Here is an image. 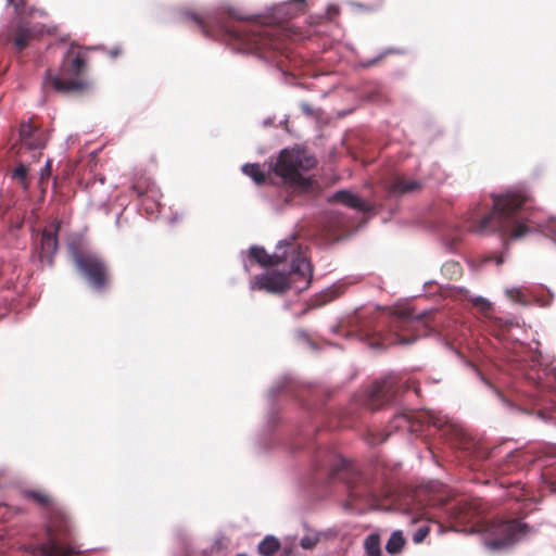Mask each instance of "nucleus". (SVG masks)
<instances>
[{"mask_svg": "<svg viewBox=\"0 0 556 556\" xmlns=\"http://www.w3.org/2000/svg\"><path fill=\"white\" fill-rule=\"evenodd\" d=\"M492 206L493 210L484 215L470 213L465 220L466 230L477 235L498 232L502 237L518 240L538 228L556 244V217L542 218L530 211L529 195L523 189L493 195Z\"/></svg>", "mask_w": 556, "mask_h": 556, "instance_id": "nucleus-1", "label": "nucleus"}, {"mask_svg": "<svg viewBox=\"0 0 556 556\" xmlns=\"http://www.w3.org/2000/svg\"><path fill=\"white\" fill-rule=\"evenodd\" d=\"M187 15L205 36L224 40L235 51L257 54L266 62L271 61V52L282 48L278 28L265 20H245L235 10L227 14H210L205 18L197 13L188 12Z\"/></svg>", "mask_w": 556, "mask_h": 556, "instance_id": "nucleus-2", "label": "nucleus"}, {"mask_svg": "<svg viewBox=\"0 0 556 556\" xmlns=\"http://www.w3.org/2000/svg\"><path fill=\"white\" fill-rule=\"evenodd\" d=\"M430 311H422L413 314L410 311L395 312L388 317V321H379L381 326H388V330L374 327L371 320L365 319L363 316L357 315L352 317L346 326V337H357L362 341H368L369 348L380 351L386 346L393 344H410L416 338L401 336V331H410L413 323L419 321L429 315Z\"/></svg>", "mask_w": 556, "mask_h": 556, "instance_id": "nucleus-3", "label": "nucleus"}, {"mask_svg": "<svg viewBox=\"0 0 556 556\" xmlns=\"http://www.w3.org/2000/svg\"><path fill=\"white\" fill-rule=\"evenodd\" d=\"M241 258L245 271L250 270V265L254 262L267 267L278 265L290 258V274L299 276L303 280V286L295 287L299 292L306 290L312 282L313 268L308 258L291 242L279 241L273 254H268L263 247L252 245L248 252L241 253Z\"/></svg>", "mask_w": 556, "mask_h": 556, "instance_id": "nucleus-4", "label": "nucleus"}, {"mask_svg": "<svg viewBox=\"0 0 556 556\" xmlns=\"http://www.w3.org/2000/svg\"><path fill=\"white\" fill-rule=\"evenodd\" d=\"M316 165V159L304 149H283L275 162L268 165V172L273 170L286 182L293 187L307 191L313 185L312 177L306 173Z\"/></svg>", "mask_w": 556, "mask_h": 556, "instance_id": "nucleus-5", "label": "nucleus"}, {"mask_svg": "<svg viewBox=\"0 0 556 556\" xmlns=\"http://www.w3.org/2000/svg\"><path fill=\"white\" fill-rule=\"evenodd\" d=\"M24 496L46 509L47 532L49 546L46 548L48 556L60 555L64 552L58 541V534L66 535L71 530V521L63 508L43 490H24Z\"/></svg>", "mask_w": 556, "mask_h": 556, "instance_id": "nucleus-6", "label": "nucleus"}, {"mask_svg": "<svg viewBox=\"0 0 556 556\" xmlns=\"http://www.w3.org/2000/svg\"><path fill=\"white\" fill-rule=\"evenodd\" d=\"M529 532L526 523L519 520H496L486 527L484 545L492 552L508 549Z\"/></svg>", "mask_w": 556, "mask_h": 556, "instance_id": "nucleus-7", "label": "nucleus"}, {"mask_svg": "<svg viewBox=\"0 0 556 556\" xmlns=\"http://www.w3.org/2000/svg\"><path fill=\"white\" fill-rule=\"evenodd\" d=\"M85 71L86 62L77 55L70 62L61 76L47 74L42 86L45 89L53 88L63 93L81 91L89 86L88 81L81 76Z\"/></svg>", "mask_w": 556, "mask_h": 556, "instance_id": "nucleus-8", "label": "nucleus"}, {"mask_svg": "<svg viewBox=\"0 0 556 556\" xmlns=\"http://www.w3.org/2000/svg\"><path fill=\"white\" fill-rule=\"evenodd\" d=\"M75 266L86 279L88 286L96 291H102L108 279V268L103 260L92 252H79L71 248Z\"/></svg>", "mask_w": 556, "mask_h": 556, "instance_id": "nucleus-9", "label": "nucleus"}, {"mask_svg": "<svg viewBox=\"0 0 556 556\" xmlns=\"http://www.w3.org/2000/svg\"><path fill=\"white\" fill-rule=\"evenodd\" d=\"M296 286H303V280L299 276H293L290 273L283 274L277 270H270L255 276L250 282L251 290H261L269 293H280L287 288L291 287L292 283ZM299 291L296 288H294Z\"/></svg>", "mask_w": 556, "mask_h": 556, "instance_id": "nucleus-10", "label": "nucleus"}, {"mask_svg": "<svg viewBox=\"0 0 556 556\" xmlns=\"http://www.w3.org/2000/svg\"><path fill=\"white\" fill-rule=\"evenodd\" d=\"M402 384L403 382L394 375L376 381L368 392L370 401L368 405H372V407L376 408L383 403L392 401L396 395L397 389L402 387Z\"/></svg>", "mask_w": 556, "mask_h": 556, "instance_id": "nucleus-11", "label": "nucleus"}, {"mask_svg": "<svg viewBox=\"0 0 556 556\" xmlns=\"http://www.w3.org/2000/svg\"><path fill=\"white\" fill-rule=\"evenodd\" d=\"M61 223L55 220L50 229H43L40 235L34 239L38 256L41 262H46L49 266L53 263V256L58 250V231Z\"/></svg>", "mask_w": 556, "mask_h": 556, "instance_id": "nucleus-12", "label": "nucleus"}, {"mask_svg": "<svg viewBox=\"0 0 556 556\" xmlns=\"http://www.w3.org/2000/svg\"><path fill=\"white\" fill-rule=\"evenodd\" d=\"M48 141L47 132L31 124L23 123L20 128V150L41 151Z\"/></svg>", "mask_w": 556, "mask_h": 556, "instance_id": "nucleus-13", "label": "nucleus"}, {"mask_svg": "<svg viewBox=\"0 0 556 556\" xmlns=\"http://www.w3.org/2000/svg\"><path fill=\"white\" fill-rule=\"evenodd\" d=\"M132 191L141 200V204L147 214L152 215L154 213V206L157 207L160 205L159 200L161 193L156 185L150 179H144L143 181L135 182L132 185Z\"/></svg>", "mask_w": 556, "mask_h": 556, "instance_id": "nucleus-14", "label": "nucleus"}, {"mask_svg": "<svg viewBox=\"0 0 556 556\" xmlns=\"http://www.w3.org/2000/svg\"><path fill=\"white\" fill-rule=\"evenodd\" d=\"M41 31L35 26H30L23 18H17L12 23L9 29V39H11L17 50L24 49L35 34Z\"/></svg>", "mask_w": 556, "mask_h": 556, "instance_id": "nucleus-15", "label": "nucleus"}, {"mask_svg": "<svg viewBox=\"0 0 556 556\" xmlns=\"http://www.w3.org/2000/svg\"><path fill=\"white\" fill-rule=\"evenodd\" d=\"M415 414H399L390 421L388 426V433L381 434L378 438L372 439L371 443H382L391 434L392 431L405 430L408 432H418L419 425L414 420Z\"/></svg>", "mask_w": 556, "mask_h": 556, "instance_id": "nucleus-16", "label": "nucleus"}, {"mask_svg": "<svg viewBox=\"0 0 556 556\" xmlns=\"http://www.w3.org/2000/svg\"><path fill=\"white\" fill-rule=\"evenodd\" d=\"M422 182L416 179H409L405 176H395L387 184L389 193L393 197H402L420 190Z\"/></svg>", "mask_w": 556, "mask_h": 556, "instance_id": "nucleus-17", "label": "nucleus"}, {"mask_svg": "<svg viewBox=\"0 0 556 556\" xmlns=\"http://www.w3.org/2000/svg\"><path fill=\"white\" fill-rule=\"evenodd\" d=\"M330 201L342 203L343 205H345L350 208H354V210L362 211V212H366V211L370 210L369 203L365 202L359 197H357L349 191H345V190L337 191L330 198Z\"/></svg>", "mask_w": 556, "mask_h": 556, "instance_id": "nucleus-18", "label": "nucleus"}, {"mask_svg": "<svg viewBox=\"0 0 556 556\" xmlns=\"http://www.w3.org/2000/svg\"><path fill=\"white\" fill-rule=\"evenodd\" d=\"M280 546V541L275 535L268 534L258 543L257 552L262 556H273Z\"/></svg>", "mask_w": 556, "mask_h": 556, "instance_id": "nucleus-19", "label": "nucleus"}, {"mask_svg": "<svg viewBox=\"0 0 556 556\" xmlns=\"http://www.w3.org/2000/svg\"><path fill=\"white\" fill-rule=\"evenodd\" d=\"M406 540L403 535V532L401 530H395L391 533L387 544H386V551L389 554H397L402 551Z\"/></svg>", "mask_w": 556, "mask_h": 556, "instance_id": "nucleus-20", "label": "nucleus"}, {"mask_svg": "<svg viewBox=\"0 0 556 556\" xmlns=\"http://www.w3.org/2000/svg\"><path fill=\"white\" fill-rule=\"evenodd\" d=\"M242 172L247 176L251 177V179L257 184L261 185L266 180V172L261 168V166L256 163L250 164L247 163L242 166Z\"/></svg>", "mask_w": 556, "mask_h": 556, "instance_id": "nucleus-21", "label": "nucleus"}, {"mask_svg": "<svg viewBox=\"0 0 556 556\" xmlns=\"http://www.w3.org/2000/svg\"><path fill=\"white\" fill-rule=\"evenodd\" d=\"M364 548L367 556H382L380 536L371 533L364 541Z\"/></svg>", "mask_w": 556, "mask_h": 556, "instance_id": "nucleus-22", "label": "nucleus"}, {"mask_svg": "<svg viewBox=\"0 0 556 556\" xmlns=\"http://www.w3.org/2000/svg\"><path fill=\"white\" fill-rule=\"evenodd\" d=\"M418 418H422L424 422L431 424L437 428H442L447 424V419L434 412L422 413Z\"/></svg>", "mask_w": 556, "mask_h": 556, "instance_id": "nucleus-23", "label": "nucleus"}, {"mask_svg": "<svg viewBox=\"0 0 556 556\" xmlns=\"http://www.w3.org/2000/svg\"><path fill=\"white\" fill-rule=\"evenodd\" d=\"M463 230L459 228L455 229V232L445 235L443 238L444 244L446 249L453 251L455 249L456 243L460 240V236Z\"/></svg>", "mask_w": 556, "mask_h": 556, "instance_id": "nucleus-24", "label": "nucleus"}, {"mask_svg": "<svg viewBox=\"0 0 556 556\" xmlns=\"http://www.w3.org/2000/svg\"><path fill=\"white\" fill-rule=\"evenodd\" d=\"M470 301L472 302L473 306L482 313H488L492 308V303L483 296H472L470 298Z\"/></svg>", "mask_w": 556, "mask_h": 556, "instance_id": "nucleus-25", "label": "nucleus"}, {"mask_svg": "<svg viewBox=\"0 0 556 556\" xmlns=\"http://www.w3.org/2000/svg\"><path fill=\"white\" fill-rule=\"evenodd\" d=\"M13 178L17 179L24 189H27V167L20 164L13 172Z\"/></svg>", "mask_w": 556, "mask_h": 556, "instance_id": "nucleus-26", "label": "nucleus"}, {"mask_svg": "<svg viewBox=\"0 0 556 556\" xmlns=\"http://www.w3.org/2000/svg\"><path fill=\"white\" fill-rule=\"evenodd\" d=\"M318 542V538L314 534H308V535H304L301 540H300V545L304 548V549H312Z\"/></svg>", "mask_w": 556, "mask_h": 556, "instance_id": "nucleus-27", "label": "nucleus"}, {"mask_svg": "<svg viewBox=\"0 0 556 556\" xmlns=\"http://www.w3.org/2000/svg\"><path fill=\"white\" fill-rule=\"evenodd\" d=\"M429 534V528L427 526L420 527L413 535V541L416 544L421 543Z\"/></svg>", "mask_w": 556, "mask_h": 556, "instance_id": "nucleus-28", "label": "nucleus"}, {"mask_svg": "<svg viewBox=\"0 0 556 556\" xmlns=\"http://www.w3.org/2000/svg\"><path fill=\"white\" fill-rule=\"evenodd\" d=\"M340 14V8L337 4H329L326 9L325 16L328 21L332 22L336 16Z\"/></svg>", "mask_w": 556, "mask_h": 556, "instance_id": "nucleus-29", "label": "nucleus"}, {"mask_svg": "<svg viewBox=\"0 0 556 556\" xmlns=\"http://www.w3.org/2000/svg\"><path fill=\"white\" fill-rule=\"evenodd\" d=\"M505 292L510 300L523 303V301L521 300L522 292L519 288L506 289Z\"/></svg>", "mask_w": 556, "mask_h": 556, "instance_id": "nucleus-30", "label": "nucleus"}, {"mask_svg": "<svg viewBox=\"0 0 556 556\" xmlns=\"http://www.w3.org/2000/svg\"><path fill=\"white\" fill-rule=\"evenodd\" d=\"M506 260V253H501V254H496V255H489L484 258V263H488V262H495L496 265H502Z\"/></svg>", "mask_w": 556, "mask_h": 556, "instance_id": "nucleus-31", "label": "nucleus"}, {"mask_svg": "<svg viewBox=\"0 0 556 556\" xmlns=\"http://www.w3.org/2000/svg\"><path fill=\"white\" fill-rule=\"evenodd\" d=\"M442 269L446 273H450L451 276H456L459 274V265L454 262L444 264Z\"/></svg>", "mask_w": 556, "mask_h": 556, "instance_id": "nucleus-32", "label": "nucleus"}, {"mask_svg": "<svg viewBox=\"0 0 556 556\" xmlns=\"http://www.w3.org/2000/svg\"><path fill=\"white\" fill-rule=\"evenodd\" d=\"M285 387V381H279L275 386H273L269 390V397L276 396Z\"/></svg>", "mask_w": 556, "mask_h": 556, "instance_id": "nucleus-33", "label": "nucleus"}, {"mask_svg": "<svg viewBox=\"0 0 556 556\" xmlns=\"http://www.w3.org/2000/svg\"><path fill=\"white\" fill-rule=\"evenodd\" d=\"M296 338L299 340H303L304 342H306L311 348L314 349V343L308 339L307 334L305 331L303 330H298L296 332Z\"/></svg>", "mask_w": 556, "mask_h": 556, "instance_id": "nucleus-34", "label": "nucleus"}, {"mask_svg": "<svg viewBox=\"0 0 556 556\" xmlns=\"http://www.w3.org/2000/svg\"><path fill=\"white\" fill-rule=\"evenodd\" d=\"M481 379L485 382V384H486V386H489L491 389H493V390H494V392L496 393V395L498 396V399H500L504 404H506V405L510 406V403H509V402H508V401L503 396V394H502L498 390L494 389V388H493V386H492L488 380H485L483 377H482Z\"/></svg>", "mask_w": 556, "mask_h": 556, "instance_id": "nucleus-35", "label": "nucleus"}, {"mask_svg": "<svg viewBox=\"0 0 556 556\" xmlns=\"http://www.w3.org/2000/svg\"><path fill=\"white\" fill-rule=\"evenodd\" d=\"M51 164H52V161L51 160H48L46 162V165L45 167L42 168L41 170V176H45V175H49L50 170H51Z\"/></svg>", "mask_w": 556, "mask_h": 556, "instance_id": "nucleus-36", "label": "nucleus"}, {"mask_svg": "<svg viewBox=\"0 0 556 556\" xmlns=\"http://www.w3.org/2000/svg\"><path fill=\"white\" fill-rule=\"evenodd\" d=\"M300 106H301L302 111H303L305 114H307V115H311V114H312V112H313V111H312V108L309 106V104H308V103L303 102V103H301V104H300Z\"/></svg>", "mask_w": 556, "mask_h": 556, "instance_id": "nucleus-37", "label": "nucleus"}, {"mask_svg": "<svg viewBox=\"0 0 556 556\" xmlns=\"http://www.w3.org/2000/svg\"><path fill=\"white\" fill-rule=\"evenodd\" d=\"M77 139V136L76 135H70L67 138H66V143L67 144H73Z\"/></svg>", "mask_w": 556, "mask_h": 556, "instance_id": "nucleus-38", "label": "nucleus"}, {"mask_svg": "<svg viewBox=\"0 0 556 556\" xmlns=\"http://www.w3.org/2000/svg\"><path fill=\"white\" fill-rule=\"evenodd\" d=\"M342 326H336L332 328L333 333H340Z\"/></svg>", "mask_w": 556, "mask_h": 556, "instance_id": "nucleus-39", "label": "nucleus"}, {"mask_svg": "<svg viewBox=\"0 0 556 556\" xmlns=\"http://www.w3.org/2000/svg\"><path fill=\"white\" fill-rule=\"evenodd\" d=\"M309 307H305L300 314L296 315V317H301L303 315H305L307 312H308Z\"/></svg>", "mask_w": 556, "mask_h": 556, "instance_id": "nucleus-40", "label": "nucleus"}, {"mask_svg": "<svg viewBox=\"0 0 556 556\" xmlns=\"http://www.w3.org/2000/svg\"><path fill=\"white\" fill-rule=\"evenodd\" d=\"M376 62H377V59H374V60L369 61L368 63H366L365 66L374 65Z\"/></svg>", "mask_w": 556, "mask_h": 556, "instance_id": "nucleus-41", "label": "nucleus"}, {"mask_svg": "<svg viewBox=\"0 0 556 556\" xmlns=\"http://www.w3.org/2000/svg\"><path fill=\"white\" fill-rule=\"evenodd\" d=\"M117 54H118V51H117V50H112V51H111V55H112V56H116Z\"/></svg>", "mask_w": 556, "mask_h": 556, "instance_id": "nucleus-42", "label": "nucleus"}, {"mask_svg": "<svg viewBox=\"0 0 556 556\" xmlns=\"http://www.w3.org/2000/svg\"><path fill=\"white\" fill-rule=\"evenodd\" d=\"M176 220H178V216H174V217L170 218V223L172 224L175 223Z\"/></svg>", "mask_w": 556, "mask_h": 556, "instance_id": "nucleus-43", "label": "nucleus"}, {"mask_svg": "<svg viewBox=\"0 0 556 556\" xmlns=\"http://www.w3.org/2000/svg\"><path fill=\"white\" fill-rule=\"evenodd\" d=\"M237 556H248V555L242 553V554H238Z\"/></svg>", "mask_w": 556, "mask_h": 556, "instance_id": "nucleus-44", "label": "nucleus"}]
</instances>
